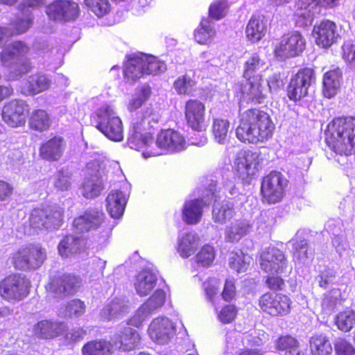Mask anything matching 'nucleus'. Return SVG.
<instances>
[{"label": "nucleus", "mask_w": 355, "mask_h": 355, "mask_svg": "<svg viewBox=\"0 0 355 355\" xmlns=\"http://www.w3.org/2000/svg\"><path fill=\"white\" fill-rule=\"evenodd\" d=\"M229 9L227 0H216L209 7L208 15L214 20H220L226 16Z\"/></svg>", "instance_id": "54"}, {"label": "nucleus", "mask_w": 355, "mask_h": 355, "mask_svg": "<svg viewBox=\"0 0 355 355\" xmlns=\"http://www.w3.org/2000/svg\"><path fill=\"white\" fill-rule=\"evenodd\" d=\"M150 338L157 344H166L176 336L174 323L166 318H157L153 320L148 327Z\"/></svg>", "instance_id": "17"}, {"label": "nucleus", "mask_w": 355, "mask_h": 355, "mask_svg": "<svg viewBox=\"0 0 355 355\" xmlns=\"http://www.w3.org/2000/svg\"><path fill=\"white\" fill-rule=\"evenodd\" d=\"M229 266L231 269L241 273L248 270L249 263L245 260V255L243 253L232 252L229 259Z\"/></svg>", "instance_id": "56"}, {"label": "nucleus", "mask_w": 355, "mask_h": 355, "mask_svg": "<svg viewBox=\"0 0 355 355\" xmlns=\"http://www.w3.org/2000/svg\"><path fill=\"white\" fill-rule=\"evenodd\" d=\"M46 259V251L41 245L29 243L11 253L8 260L15 270L27 272L38 269Z\"/></svg>", "instance_id": "4"}, {"label": "nucleus", "mask_w": 355, "mask_h": 355, "mask_svg": "<svg viewBox=\"0 0 355 355\" xmlns=\"http://www.w3.org/2000/svg\"><path fill=\"white\" fill-rule=\"evenodd\" d=\"M67 147L65 139L60 135H54L41 144L39 156L44 161L58 162L63 156Z\"/></svg>", "instance_id": "21"}, {"label": "nucleus", "mask_w": 355, "mask_h": 355, "mask_svg": "<svg viewBox=\"0 0 355 355\" xmlns=\"http://www.w3.org/2000/svg\"><path fill=\"white\" fill-rule=\"evenodd\" d=\"M230 123L226 119L215 118L213 120L211 132L215 140L219 144L226 141Z\"/></svg>", "instance_id": "46"}, {"label": "nucleus", "mask_w": 355, "mask_h": 355, "mask_svg": "<svg viewBox=\"0 0 355 355\" xmlns=\"http://www.w3.org/2000/svg\"><path fill=\"white\" fill-rule=\"evenodd\" d=\"M257 304L263 314L271 317H284L291 312L292 300L285 294L267 291L260 295Z\"/></svg>", "instance_id": "7"}, {"label": "nucleus", "mask_w": 355, "mask_h": 355, "mask_svg": "<svg viewBox=\"0 0 355 355\" xmlns=\"http://www.w3.org/2000/svg\"><path fill=\"white\" fill-rule=\"evenodd\" d=\"M264 64L259 54L253 53L243 64V78H253L262 77L258 71L263 67Z\"/></svg>", "instance_id": "38"}, {"label": "nucleus", "mask_w": 355, "mask_h": 355, "mask_svg": "<svg viewBox=\"0 0 355 355\" xmlns=\"http://www.w3.org/2000/svg\"><path fill=\"white\" fill-rule=\"evenodd\" d=\"M123 76L128 81L135 83L144 76L142 58L141 55H132L128 57L123 67Z\"/></svg>", "instance_id": "28"}, {"label": "nucleus", "mask_w": 355, "mask_h": 355, "mask_svg": "<svg viewBox=\"0 0 355 355\" xmlns=\"http://www.w3.org/2000/svg\"><path fill=\"white\" fill-rule=\"evenodd\" d=\"M155 145L160 149L180 152L187 147L184 136L173 129L162 130L157 135Z\"/></svg>", "instance_id": "22"}, {"label": "nucleus", "mask_w": 355, "mask_h": 355, "mask_svg": "<svg viewBox=\"0 0 355 355\" xmlns=\"http://www.w3.org/2000/svg\"><path fill=\"white\" fill-rule=\"evenodd\" d=\"M287 180L282 173L270 171L261 181V196L262 201L268 204H275L282 200L286 193Z\"/></svg>", "instance_id": "8"}, {"label": "nucleus", "mask_w": 355, "mask_h": 355, "mask_svg": "<svg viewBox=\"0 0 355 355\" xmlns=\"http://www.w3.org/2000/svg\"><path fill=\"white\" fill-rule=\"evenodd\" d=\"M14 187L8 181L0 180V202L8 201L14 193Z\"/></svg>", "instance_id": "63"}, {"label": "nucleus", "mask_w": 355, "mask_h": 355, "mask_svg": "<svg viewBox=\"0 0 355 355\" xmlns=\"http://www.w3.org/2000/svg\"><path fill=\"white\" fill-rule=\"evenodd\" d=\"M145 75L157 76L166 71V64L156 56L140 53Z\"/></svg>", "instance_id": "36"}, {"label": "nucleus", "mask_w": 355, "mask_h": 355, "mask_svg": "<svg viewBox=\"0 0 355 355\" xmlns=\"http://www.w3.org/2000/svg\"><path fill=\"white\" fill-rule=\"evenodd\" d=\"M43 209L46 228L58 229L63 223V210L59 208H46Z\"/></svg>", "instance_id": "47"}, {"label": "nucleus", "mask_w": 355, "mask_h": 355, "mask_svg": "<svg viewBox=\"0 0 355 355\" xmlns=\"http://www.w3.org/2000/svg\"><path fill=\"white\" fill-rule=\"evenodd\" d=\"M166 293L162 289H157L147 300L146 304L150 310L161 307L165 302Z\"/></svg>", "instance_id": "60"}, {"label": "nucleus", "mask_w": 355, "mask_h": 355, "mask_svg": "<svg viewBox=\"0 0 355 355\" xmlns=\"http://www.w3.org/2000/svg\"><path fill=\"white\" fill-rule=\"evenodd\" d=\"M309 245L306 241L302 240L296 242L293 245V261H304L308 259Z\"/></svg>", "instance_id": "59"}, {"label": "nucleus", "mask_w": 355, "mask_h": 355, "mask_svg": "<svg viewBox=\"0 0 355 355\" xmlns=\"http://www.w3.org/2000/svg\"><path fill=\"white\" fill-rule=\"evenodd\" d=\"M117 338L120 343V347H122L125 351L133 349L141 339L137 331L130 327H124L121 333L118 334Z\"/></svg>", "instance_id": "39"}, {"label": "nucleus", "mask_w": 355, "mask_h": 355, "mask_svg": "<svg viewBox=\"0 0 355 355\" xmlns=\"http://www.w3.org/2000/svg\"><path fill=\"white\" fill-rule=\"evenodd\" d=\"M151 94V88L149 85H144L139 88L136 92V96L132 98L128 105L130 112L135 111L149 98Z\"/></svg>", "instance_id": "51"}, {"label": "nucleus", "mask_w": 355, "mask_h": 355, "mask_svg": "<svg viewBox=\"0 0 355 355\" xmlns=\"http://www.w3.org/2000/svg\"><path fill=\"white\" fill-rule=\"evenodd\" d=\"M196 82L189 76L184 74L178 76L173 82V87L180 96H189L196 90Z\"/></svg>", "instance_id": "43"}, {"label": "nucleus", "mask_w": 355, "mask_h": 355, "mask_svg": "<svg viewBox=\"0 0 355 355\" xmlns=\"http://www.w3.org/2000/svg\"><path fill=\"white\" fill-rule=\"evenodd\" d=\"M107 210L111 217L119 218L123 214L127 202L125 195L119 190L112 191L107 196Z\"/></svg>", "instance_id": "29"}, {"label": "nucleus", "mask_w": 355, "mask_h": 355, "mask_svg": "<svg viewBox=\"0 0 355 355\" xmlns=\"http://www.w3.org/2000/svg\"><path fill=\"white\" fill-rule=\"evenodd\" d=\"M325 143L336 154H355V117H334L325 130Z\"/></svg>", "instance_id": "2"}, {"label": "nucleus", "mask_w": 355, "mask_h": 355, "mask_svg": "<svg viewBox=\"0 0 355 355\" xmlns=\"http://www.w3.org/2000/svg\"><path fill=\"white\" fill-rule=\"evenodd\" d=\"M215 257L214 248L209 244H205L196 255V261L202 267H209L213 263Z\"/></svg>", "instance_id": "50"}, {"label": "nucleus", "mask_w": 355, "mask_h": 355, "mask_svg": "<svg viewBox=\"0 0 355 355\" xmlns=\"http://www.w3.org/2000/svg\"><path fill=\"white\" fill-rule=\"evenodd\" d=\"M105 223V216L102 210L90 209L75 218L73 225L76 233L83 234L98 230Z\"/></svg>", "instance_id": "16"}, {"label": "nucleus", "mask_w": 355, "mask_h": 355, "mask_svg": "<svg viewBox=\"0 0 355 355\" xmlns=\"http://www.w3.org/2000/svg\"><path fill=\"white\" fill-rule=\"evenodd\" d=\"M260 153L250 149L237 153L234 161L233 172L241 180L249 182L259 171Z\"/></svg>", "instance_id": "9"}, {"label": "nucleus", "mask_w": 355, "mask_h": 355, "mask_svg": "<svg viewBox=\"0 0 355 355\" xmlns=\"http://www.w3.org/2000/svg\"><path fill=\"white\" fill-rule=\"evenodd\" d=\"M236 295L235 282L234 279H226L223 290L221 293L222 298L227 302L232 301Z\"/></svg>", "instance_id": "62"}, {"label": "nucleus", "mask_w": 355, "mask_h": 355, "mask_svg": "<svg viewBox=\"0 0 355 355\" xmlns=\"http://www.w3.org/2000/svg\"><path fill=\"white\" fill-rule=\"evenodd\" d=\"M335 324L340 331L349 332L355 327V311L347 309L339 312L335 318Z\"/></svg>", "instance_id": "42"}, {"label": "nucleus", "mask_w": 355, "mask_h": 355, "mask_svg": "<svg viewBox=\"0 0 355 355\" xmlns=\"http://www.w3.org/2000/svg\"><path fill=\"white\" fill-rule=\"evenodd\" d=\"M30 51L29 46L22 40H15L3 48L0 60L6 64L10 61L26 56Z\"/></svg>", "instance_id": "27"}, {"label": "nucleus", "mask_w": 355, "mask_h": 355, "mask_svg": "<svg viewBox=\"0 0 355 355\" xmlns=\"http://www.w3.org/2000/svg\"><path fill=\"white\" fill-rule=\"evenodd\" d=\"M264 284L271 292L275 293L284 290L286 286L284 279L277 274L268 275L265 277Z\"/></svg>", "instance_id": "58"}, {"label": "nucleus", "mask_w": 355, "mask_h": 355, "mask_svg": "<svg viewBox=\"0 0 355 355\" xmlns=\"http://www.w3.org/2000/svg\"><path fill=\"white\" fill-rule=\"evenodd\" d=\"M44 209H34L29 217V225L35 230H47L44 220Z\"/></svg>", "instance_id": "57"}, {"label": "nucleus", "mask_w": 355, "mask_h": 355, "mask_svg": "<svg viewBox=\"0 0 355 355\" xmlns=\"http://www.w3.org/2000/svg\"><path fill=\"white\" fill-rule=\"evenodd\" d=\"M312 35L319 47L328 49L338 37L336 24L333 21L324 19L313 26Z\"/></svg>", "instance_id": "19"}, {"label": "nucleus", "mask_w": 355, "mask_h": 355, "mask_svg": "<svg viewBox=\"0 0 355 355\" xmlns=\"http://www.w3.org/2000/svg\"><path fill=\"white\" fill-rule=\"evenodd\" d=\"M275 130V124L266 111L251 107L240 115L236 137L244 144H257L270 140Z\"/></svg>", "instance_id": "1"}, {"label": "nucleus", "mask_w": 355, "mask_h": 355, "mask_svg": "<svg viewBox=\"0 0 355 355\" xmlns=\"http://www.w3.org/2000/svg\"><path fill=\"white\" fill-rule=\"evenodd\" d=\"M33 19L31 17L25 18H17L10 21V28L7 32L8 37L22 35L26 33L32 26Z\"/></svg>", "instance_id": "48"}, {"label": "nucleus", "mask_w": 355, "mask_h": 355, "mask_svg": "<svg viewBox=\"0 0 355 355\" xmlns=\"http://www.w3.org/2000/svg\"><path fill=\"white\" fill-rule=\"evenodd\" d=\"M184 119L188 127L201 132L205 129V105L196 98L186 101L184 106Z\"/></svg>", "instance_id": "14"}, {"label": "nucleus", "mask_w": 355, "mask_h": 355, "mask_svg": "<svg viewBox=\"0 0 355 355\" xmlns=\"http://www.w3.org/2000/svg\"><path fill=\"white\" fill-rule=\"evenodd\" d=\"M46 14L53 20L71 21L79 16L80 8L76 2L57 0L46 7Z\"/></svg>", "instance_id": "18"}, {"label": "nucleus", "mask_w": 355, "mask_h": 355, "mask_svg": "<svg viewBox=\"0 0 355 355\" xmlns=\"http://www.w3.org/2000/svg\"><path fill=\"white\" fill-rule=\"evenodd\" d=\"M51 80L46 75L35 73L28 76L21 86V92L24 96H35L48 90L51 86Z\"/></svg>", "instance_id": "24"}, {"label": "nucleus", "mask_w": 355, "mask_h": 355, "mask_svg": "<svg viewBox=\"0 0 355 355\" xmlns=\"http://www.w3.org/2000/svg\"><path fill=\"white\" fill-rule=\"evenodd\" d=\"M45 3V0H23L18 5L17 9L22 12L30 9L37 10L42 8Z\"/></svg>", "instance_id": "64"}, {"label": "nucleus", "mask_w": 355, "mask_h": 355, "mask_svg": "<svg viewBox=\"0 0 355 355\" xmlns=\"http://www.w3.org/2000/svg\"><path fill=\"white\" fill-rule=\"evenodd\" d=\"M233 203L228 201H222L215 203L212 209V218L216 223H225L234 215Z\"/></svg>", "instance_id": "37"}, {"label": "nucleus", "mask_w": 355, "mask_h": 355, "mask_svg": "<svg viewBox=\"0 0 355 355\" xmlns=\"http://www.w3.org/2000/svg\"><path fill=\"white\" fill-rule=\"evenodd\" d=\"M50 124V116L46 110L37 109L32 112L29 117V127L31 129L43 132L49 128Z\"/></svg>", "instance_id": "40"}, {"label": "nucleus", "mask_w": 355, "mask_h": 355, "mask_svg": "<svg viewBox=\"0 0 355 355\" xmlns=\"http://www.w3.org/2000/svg\"><path fill=\"white\" fill-rule=\"evenodd\" d=\"M83 240L72 234H68L60 241L58 250L60 255L64 258L71 257L78 254L85 248Z\"/></svg>", "instance_id": "25"}, {"label": "nucleus", "mask_w": 355, "mask_h": 355, "mask_svg": "<svg viewBox=\"0 0 355 355\" xmlns=\"http://www.w3.org/2000/svg\"><path fill=\"white\" fill-rule=\"evenodd\" d=\"M86 312L85 302L78 298L69 301L64 307V315L68 318H78L83 316Z\"/></svg>", "instance_id": "49"}, {"label": "nucleus", "mask_w": 355, "mask_h": 355, "mask_svg": "<svg viewBox=\"0 0 355 355\" xmlns=\"http://www.w3.org/2000/svg\"><path fill=\"white\" fill-rule=\"evenodd\" d=\"M216 36V31L209 18L203 17L194 32L195 40L200 44H210Z\"/></svg>", "instance_id": "32"}, {"label": "nucleus", "mask_w": 355, "mask_h": 355, "mask_svg": "<svg viewBox=\"0 0 355 355\" xmlns=\"http://www.w3.org/2000/svg\"><path fill=\"white\" fill-rule=\"evenodd\" d=\"M306 40L298 31L284 35L275 49L277 57L294 58L300 55L306 49Z\"/></svg>", "instance_id": "13"}, {"label": "nucleus", "mask_w": 355, "mask_h": 355, "mask_svg": "<svg viewBox=\"0 0 355 355\" xmlns=\"http://www.w3.org/2000/svg\"><path fill=\"white\" fill-rule=\"evenodd\" d=\"M315 71L312 68L304 67L293 75L286 88L288 98L294 102L299 101L308 95V91L315 82Z\"/></svg>", "instance_id": "11"}, {"label": "nucleus", "mask_w": 355, "mask_h": 355, "mask_svg": "<svg viewBox=\"0 0 355 355\" xmlns=\"http://www.w3.org/2000/svg\"><path fill=\"white\" fill-rule=\"evenodd\" d=\"M158 123L159 119H154L150 116H144L132 123L128 133V144L136 150H142L145 157L158 156V152L153 146V134L150 132V122Z\"/></svg>", "instance_id": "3"}, {"label": "nucleus", "mask_w": 355, "mask_h": 355, "mask_svg": "<svg viewBox=\"0 0 355 355\" xmlns=\"http://www.w3.org/2000/svg\"><path fill=\"white\" fill-rule=\"evenodd\" d=\"M238 315V309L234 304L223 306L217 314L218 320L223 324L232 322Z\"/></svg>", "instance_id": "55"}, {"label": "nucleus", "mask_w": 355, "mask_h": 355, "mask_svg": "<svg viewBox=\"0 0 355 355\" xmlns=\"http://www.w3.org/2000/svg\"><path fill=\"white\" fill-rule=\"evenodd\" d=\"M266 31L263 19L259 15H252L246 26V37L250 42H257L264 37Z\"/></svg>", "instance_id": "34"}, {"label": "nucleus", "mask_w": 355, "mask_h": 355, "mask_svg": "<svg viewBox=\"0 0 355 355\" xmlns=\"http://www.w3.org/2000/svg\"><path fill=\"white\" fill-rule=\"evenodd\" d=\"M199 241L198 235L187 233L179 241L178 252L182 258L189 257L196 250Z\"/></svg>", "instance_id": "41"}, {"label": "nucleus", "mask_w": 355, "mask_h": 355, "mask_svg": "<svg viewBox=\"0 0 355 355\" xmlns=\"http://www.w3.org/2000/svg\"><path fill=\"white\" fill-rule=\"evenodd\" d=\"M72 174L67 169L61 168L59 170L55 178L54 187L57 191H65L69 190L71 187Z\"/></svg>", "instance_id": "53"}, {"label": "nucleus", "mask_w": 355, "mask_h": 355, "mask_svg": "<svg viewBox=\"0 0 355 355\" xmlns=\"http://www.w3.org/2000/svg\"><path fill=\"white\" fill-rule=\"evenodd\" d=\"M83 284L80 275L71 272H58L49 277L45 290L56 301L64 300L75 295Z\"/></svg>", "instance_id": "5"}, {"label": "nucleus", "mask_w": 355, "mask_h": 355, "mask_svg": "<svg viewBox=\"0 0 355 355\" xmlns=\"http://www.w3.org/2000/svg\"><path fill=\"white\" fill-rule=\"evenodd\" d=\"M241 85L242 97L248 102L260 104L266 97V87L263 77L244 78Z\"/></svg>", "instance_id": "20"}, {"label": "nucleus", "mask_w": 355, "mask_h": 355, "mask_svg": "<svg viewBox=\"0 0 355 355\" xmlns=\"http://www.w3.org/2000/svg\"><path fill=\"white\" fill-rule=\"evenodd\" d=\"M343 79L342 71L336 68L327 71L323 77V94L325 97L331 98L338 92Z\"/></svg>", "instance_id": "30"}, {"label": "nucleus", "mask_w": 355, "mask_h": 355, "mask_svg": "<svg viewBox=\"0 0 355 355\" xmlns=\"http://www.w3.org/2000/svg\"><path fill=\"white\" fill-rule=\"evenodd\" d=\"M260 267L267 273H282L287 267V259L284 252L275 247H268L260 254Z\"/></svg>", "instance_id": "15"}, {"label": "nucleus", "mask_w": 355, "mask_h": 355, "mask_svg": "<svg viewBox=\"0 0 355 355\" xmlns=\"http://www.w3.org/2000/svg\"><path fill=\"white\" fill-rule=\"evenodd\" d=\"M250 225L244 221H236L225 231V239L228 242L239 241L249 232Z\"/></svg>", "instance_id": "44"}, {"label": "nucleus", "mask_w": 355, "mask_h": 355, "mask_svg": "<svg viewBox=\"0 0 355 355\" xmlns=\"http://www.w3.org/2000/svg\"><path fill=\"white\" fill-rule=\"evenodd\" d=\"M205 202L202 198L187 201L182 209L184 221L188 225L197 224L202 218Z\"/></svg>", "instance_id": "26"}, {"label": "nucleus", "mask_w": 355, "mask_h": 355, "mask_svg": "<svg viewBox=\"0 0 355 355\" xmlns=\"http://www.w3.org/2000/svg\"><path fill=\"white\" fill-rule=\"evenodd\" d=\"M112 345L105 339L87 342L82 347L83 355H112Z\"/></svg>", "instance_id": "33"}, {"label": "nucleus", "mask_w": 355, "mask_h": 355, "mask_svg": "<svg viewBox=\"0 0 355 355\" xmlns=\"http://www.w3.org/2000/svg\"><path fill=\"white\" fill-rule=\"evenodd\" d=\"M156 275L150 270H144L136 277L135 288L141 297L149 295L157 285Z\"/></svg>", "instance_id": "31"}, {"label": "nucleus", "mask_w": 355, "mask_h": 355, "mask_svg": "<svg viewBox=\"0 0 355 355\" xmlns=\"http://www.w3.org/2000/svg\"><path fill=\"white\" fill-rule=\"evenodd\" d=\"M275 347L277 351L287 353L288 351L300 348V344L295 337L286 334L280 336L276 339Z\"/></svg>", "instance_id": "52"}, {"label": "nucleus", "mask_w": 355, "mask_h": 355, "mask_svg": "<svg viewBox=\"0 0 355 355\" xmlns=\"http://www.w3.org/2000/svg\"><path fill=\"white\" fill-rule=\"evenodd\" d=\"M84 3L98 18H102L112 11V5L109 0H84Z\"/></svg>", "instance_id": "45"}, {"label": "nucleus", "mask_w": 355, "mask_h": 355, "mask_svg": "<svg viewBox=\"0 0 355 355\" xmlns=\"http://www.w3.org/2000/svg\"><path fill=\"white\" fill-rule=\"evenodd\" d=\"M337 355H354V346L345 338H338L334 344Z\"/></svg>", "instance_id": "61"}, {"label": "nucleus", "mask_w": 355, "mask_h": 355, "mask_svg": "<svg viewBox=\"0 0 355 355\" xmlns=\"http://www.w3.org/2000/svg\"><path fill=\"white\" fill-rule=\"evenodd\" d=\"M31 281L24 275L10 273L0 280V297L15 304L26 299L31 292Z\"/></svg>", "instance_id": "6"}, {"label": "nucleus", "mask_w": 355, "mask_h": 355, "mask_svg": "<svg viewBox=\"0 0 355 355\" xmlns=\"http://www.w3.org/2000/svg\"><path fill=\"white\" fill-rule=\"evenodd\" d=\"M29 111V105L25 101L12 99L3 105L1 116L8 126L18 128L25 125Z\"/></svg>", "instance_id": "12"}, {"label": "nucleus", "mask_w": 355, "mask_h": 355, "mask_svg": "<svg viewBox=\"0 0 355 355\" xmlns=\"http://www.w3.org/2000/svg\"><path fill=\"white\" fill-rule=\"evenodd\" d=\"M310 352L312 355H331L332 347L324 334H315L309 339Z\"/></svg>", "instance_id": "35"}, {"label": "nucleus", "mask_w": 355, "mask_h": 355, "mask_svg": "<svg viewBox=\"0 0 355 355\" xmlns=\"http://www.w3.org/2000/svg\"><path fill=\"white\" fill-rule=\"evenodd\" d=\"M99 121L96 125L107 138L114 141H121L123 139V123L119 117L115 115L108 106L98 110Z\"/></svg>", "instance_id": "10"}, {"label": "nucleus", "mask_w": 355, "mask_h": 355, "mask_svg": "<svg viewBox=\"0 0 355 355\" xmlns=\"http://www.w3.org/2000/svg\"><path fill=\"white\" fill-rule=\"evenodd\" d=\"M66 330L67 326L63 322L42 320L33 326V334L40 339H53L62 334Z\"/></svg>", "instance_id": "23"}]
</instances>
